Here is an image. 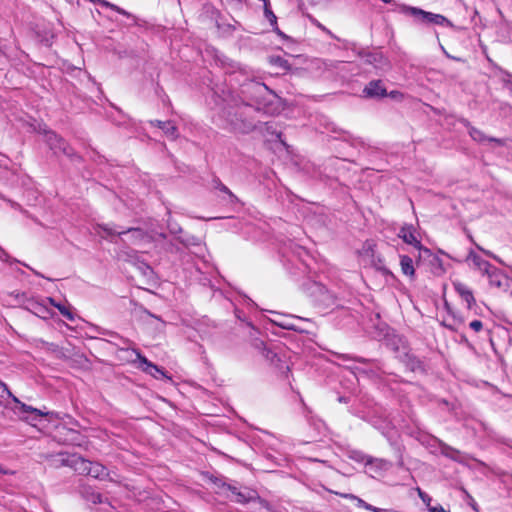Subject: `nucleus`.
I'll use <instances>...</instances> for the list:
<instances>
[{
	"mask_svg": "<svg viewBox=\"0 0 512 512\" xmlns=\"http://www.w3.org/2000/svg\"><path fill=\"white\" fill-rule=\"evenodd\" d=\"M253 104L242 102L223 110L222 117L230 131L240 134H248L257 127L255 114L257 113Z\"/></svg>",
	"mask_w": 512,
	"mask_h": 512,
	"instance_id": "nucleus-1",
	"label": "nucleus"
},
{
	"mask_svg": "<svg viewBox=\"0 0 512 512\" xmlns=\"http://www.w3.org/2000/svg\"><path fill=\"white\" fill-rule=\"evenodd\" d=\"M401 11L404 14L413 17L414 20L418 23L427 24V25L434 24V25H439L442 27H451L452 26L451 22L441 14H435L432 12L424 11L417 7H411V6H405V5L401 7Z\"/></svg>",
	"mask_w": 512,
	"mask_h": 512,
	"instance_id": "nucleus-2",
	"label": "nucleus"
},
{
	"mask_svg": "<svg viewBox=\"0 0 512 512\" xmlns=\"http://www.w3.org/2000/svg\"><path fill=\"white\" fill-rule=\"evenodd\" d=\"M242 93L246 95L250 104H253L257 111L266 110L265 96L272 94L268 87L260 82H249L243 86Z\"/></svg>",
	"mask_w": 512,
	"mask_h": 512,
	"instance_id": "nucleus-3",
	"label": "nucleus"
},
{
	"mask_svg": "<svg viewBox=\"0 0 512 512\" xmlns=\"http://www.w3.org/2000/svg\"><path fill=\"white\" fill-rule=\"evenodd\" d=\"M121 236H127L128 242L133 245L151 243L153 241V237L140 227H130L126 230H122L119 232V237Z\"/></svg>",
	"mask_w": 512,
	"mask_h": 512,
	"instance_id": "nucleus-4",
	"label": "nucleus"
},
{
	"mask_svg": "<svg viewBox=\"0 0 512 512\" xmlns=\"http://www.w3.org/2000/svg\"><path fill=\"white\" fill-rule=\"evenodd\" d=\"M98 1L101 6L108 7L112 10H115L119 14L124 15L126 17V21L124 22V25L126 28L138 27V28H143V29H149L147 22L139 20L137 17L129 14L128 12L121 9L120 7H118L112 3H109L105 0H98Z\"/></svg>",
	"mask_w": 512,
	"mask_h": 512,
	"instance_id": "nucleus-5",
	"label": "nucleus"
},
{
	"mask_svg": "<svg viewBox=\"0 0 512 512\" xmlns=\"http://www.w3.org/2000/svg\"><path fill=\"white\" fill-rule=\"evenodd\" d=\"M222 486H225L232 494L235 496V501L237 503L246 504L251 501H255L258 497L257 492L248 488L244 490H239L237 487L232 486L230 484L223 483Z\"/></svg>",
	"mask_w": 512,
	"mask_h": 512,
	"instance_id": "nucleus-6",
	"label": "nucleus"
},
{
	"mask_svg": "<svg viewBox=\"0 0 512 512\" xmlns=\"http://www.w3.org/2000/svg\"><path fill=\"white\" fill-rule=\"evenodd\" d=\"M280 36L281 46L279 47L286 55L299 57L301 55L300 45L288 34H278Z\"/></svg>",
	"mask_w": 512,
	"mask_h": 512,
	"instance_id": "nucleus-7",
	"label": "nucleus"
},
{
	"mask_svg": "<svg viewBox=\"0 0 512 512\" xmlns=\"http://www.w3.org/2000/svg\"><path fill=\"white\" fill-rule=\"evenodd\" d=\"M133 352L136 354V357L137 359L140 361L141 364H144L146 367L143 368V370L146 372V373H149L150 375H152L153 377H155L156 379H159L161 377H166V373L164 372V370L160 367H158L157 365L153 364L152 362H150L145 356H143L139 350H136L134 349Z\"/></svg>",
	"mask_w": 512,
	"mask_h": 512,
	"instance_id": "nucleus-8",
	"label": "nucleus"
},
{
	"mask_svg": "<svg viewBox=\"0 0 512 512\" xmlns=\"http://www.w3.org/2000/svg\"><path fill=\"white\" fill-rule=\"evenodd\" d=\"M363 94L367 98H380L386 96L387 91L381 80H372L363 89Z\"/></svg>",
	"mask_w": 512,
	"mask_h": 512,
	"instance_id": "nucleus-9",
	"label": "nucleus"
},
{
	"mask_svg": "<svg viewBox=\"0 0 512 512\" xmlns=\"http://www.w3.org/2000/svg\"><path fill=\"white\" fill-rule=\"evenodd\" d=\"M44 459L54 468L71 467L72 454L60 452L57 454H46Z\"/></svg>",
	"mask_w": 512,
	"mask_h": 512,
	"instance_id": "nucleus-10",
	"label": "nucleus"
},
{
	"mask_svg": "<svg viewBox=\"0 0 512 512\" xmlns=\"http://www.w3.org/2000/svg\"><path fill=\"white\" fill-rule=\"evenodd\" d=\"M399 238H401L405 243L413 245L416 249L422 250L421 242L415 236V228L413 225H405L403 226L398 234Z\"/></svg>",
	"mask_w": 512,
	"mask_h": 512,
	"instance_id": "nucleus-11",
	"label": "nucleus"
},
{
	"mask_svg": "<svg viewBox=\"0 0 512 512\" xmlns=\"http://www.w3.org/2000/svg\"><path fill=\"white\" fill-rule=\"evenodd\" d=\"M150 124L160 128L172 140L178 138V129L172 121L151 120Z\"/></svg>",
	"mask_w": 512,
	"mask_h": 512,
	"instance_id": "nucleus-12",
	"label": "nucleus"
},
{
	"mask_svg": "<svg viewBox=\"0 0 512 512\" xmlns=\"http://www.w3.org/2000/svg\"><path fill=\"white\" fill-rule=\"evenodd\" d=\"M453 286L455 291L467 303V306L470 309L476 303L472 290L461 282H453Z\"/></svg>",
	"mask_w": 512,
	"mask_h": 512,
	"instance_id": "nucleus-13",
	"label": "nucleus"
},
{
	"mask_svg": "<svg viewBox=\"0 0 512 512\" xmlns=\"http://www.w3.org/2000/svg\"><path fill=\"white\" fill-rule=\"evenodd\" d=\"M336 494L341 496V497H343V498H346V499L355 500L359 507L364 508V509H366L368 511H371V512H396L393 509H382V508H378V507L372 506L371 504H368L363 499L357 497L354 494H350V493H337V492H336Z\"/></svg>",
	"mask_w": 512,
	"mask_h": 512,
	"instance_id": "nucleus-14",
	"label": "nucleus"
},
{
	"mask_svg": "<svg viewBox=\"0 0 512 512\" xmlns=\"http://www.w3.org/2000/svg\"><path fill=\"white\" fill-rule=\"evenodd\" d=\"M90 461L84 459L82 456L72 454L71 467L75 472L80 475H87L89 473Z\"/></svg>",
	"mask_w": 512,
	"mask_h": 512,
	"instance_id": "nucleus-15",
	"label": "nucleus"
},
{
	"mask_svg": "<svg viewBox=\"0 0 512 512\" xmlns=\"http://www.w3.org/2000/svg\"><path fill=\"white\" fill-rule=\"evenodd\" d=\"M79 493L88 502H91L93 504L102 503L101 494L96 492L92 487L88 485H81L79 487Z\"/></svg>",
	"mask_w": 512,
	"mask_h": 512,
	"instance_id": "nucleus-16",
	"label": "nucleus"
},
{
	"mask_svg": "<svg viewBox=\"0 0 512 512\" xmlns=\"http://www.w3.org/2000/svg\"><path fill=\"white\" fill-rule=\"evenodd\" d=\"M468 260H471L473 262L474 266L477 269H479L481 272H483L484 274L489 272L494 267L488 261L481 258L474 251H470V253L468 255Z\"/></svg>",
	"mask_w": 512,
	"mask_h": 512,
	"instance_id": "nucleus-17",
	"label": "nucleus"
},
{
	"mask_svg": "<svg viewBox=\"0 0 512 512\" xmlns=\"http://www.w3.org/2000/svg\"><path fill=\"white\" fill-rule=\"evenodd\" d=\"M87 475L96 479H103L108 475V472L106 467L102 464L90 461L89 473Z\"/></svg>",
	"mask_w": 512,
	"mask_h": 512,
	"instance_id": "nucleus-18",
	"label": "nucleus"
},
{
	"mask_svg": "<svg viewBox=\"0 0 512 512\" xmlns=\"http://www.w3.org/2000/svg\"><path fill=\"white\" fill-rule=\"evenodd\" d=\"M400 266H401V270H402L403 274L410 276V277L414 276L415 270H414V266H413V261L409 256L402 255L400 257Z\"/></svg>",
	"mask_w": 512,
	"mask_h": 512,
	"instance_id": "nucleus-19",
	"label": "nucleus"
},
{
	"mask_svg": "<svg viewBox=\"0 0 512 512\" xmlns=\"http://www.w3.org/2000/svg\"><path fill=\"white\" fill-rule=\"evenodd\" d=\"M264 15L273 28V32H281L277 26V17L270 7V1L264 3Z\"/></svg>",
	"mask_w": 512,
	"mask_h": 512,
	"instance_id": "nucleus-20",
	"label": "nucleus"
},
{
	"mask_svg": "<svg viewBox=\"0 0 512 512\" xmlns=\"http://www.w3.org/2000/svg\"><path fill=\"white\" fill-rule=\"evenodd\" d=\"M404 362L406 364V367L412 372L423 370L421 361L411 354H405Z\"/></svg>",
	"mask_w": 512,
	"mask_h": 512,
	"instance_id": "nucleus-21",
	"label": "nucleus"
},
{
	"mask_svg": "<svg viewBox=\"0 0 512 512\" xmlns=\"http://www.w3.org/2000/svg\"><path fill=\"white\" fill-rule=\"evenodd\" d=\"M486 275L489 277L490 285L495 286L497 288L502 287L503 277L497 268L493 267L489 272L486 273Z\"/></svg>",
	"mask_w": 512,
	"mask_h": 512,
	"instance_id": "nucleus-22",
	"label": "nucleus"
},
{
	"mask_svg": "<svg viewBox=\"0 0 512 512\" xmlns=\"http://www.w3.org/2000/svg\"><path fill=\"white\" fill-rule=\"evenodd\" d=\"M13 401L19 405V408L23 413H33L36 415V417H42L47 415V413H44L37 408H33L32 406L22 403L17 397H13Z\"/></svg>",
	"mask_w": 512,
	"mask_h": 512,
	"instance_id": "nucleus-23",
	"label": "nucleus"
},
{
	"mask_svg": "<svg viewBox=\"0 0 512 512\" xmlns=\"http://www.w3.org/2000/svg\"><path fill=\"white\" fill-rule=\"evenodd\" d=\"M50 303L56 307L62 316L67 318L70 321H74L75 316L74 314L64 305L57 303L53 298H49Z\"/></svg>",
	"mask_w": 512,
	"mask_h": 512,
	"instance_id": "nucleus-24",
	"label": "nucleus"
},
{
	"mask_svg": "<svg viewBox=\"0 0 512 512\" xmlns=\"http://www.w3.org/2000/svg\"><path fill=\"white\" fill-rule=\"evenodd\" d=\"M56 150H59L64 155H66V156H68L70 158H72V157L80 158L78 155H76L74 150L70 147V145L64 139L63 140H58V145H57V149Z\"/></svg>",
	"mask_w": 512,
	"mask_h": 512,
	"instance_id": "nucleus-25",
	"label": "nucleus"
},
{
	"mask_svg": "<svg viewBox=\"0 0 512 512\" xmlns=\"http://www.w3.org/2000/svg\"><path fill=\"white\" fill-rule=\"evenodd\" d=\"M268 61H269L270 64L275 65V66L281 68L284 71H288L291 68V66L288 63V61L285 60L284 58L280 57V56H270L268 58Z\"/></svg>",
	"mask_w": 512,
	"mask_h": 512,
	"instance_id": "nucleus-26",
	"label": "nucleus"
},
{
	"mask_svg": "<svg viewBox=\"0 0 512 512\" xmlns=\"http://www.w3.org/2000/svg\"><path fill=\"white\" fill-rule=\"evenodd\" d=\"M292 320H302V318H300V317H296V318L287 319V320H285V321H282V322H276V323H277L280 327H282V328H284V329L303 332L304 330H303L302 328H300L299 326H297L294 322H292Z\"/></svg>",
	"mask_w": 512,
	"mask_h": 512,
	"instance_id": "nucleus-27",
	"label": "nucleus"
},
{
	"mask_svg": "<svg viewBox=\"0 0 512 512\" xmlns=\"http://www.w3.org/2000/svg\"><path fill=\"white\" fill-rule=\"evenodd\" d=\"M58 140H63V138L58 136L55 132L50 131L46 133V142L48 143L51 149H57Z\"/></svg>",
	"mask_w": 512,
	"mask_h": 512,
	"instance_id": "nucleus-28",
	"label": "nucleus"
},
{
	"mask_svg": "<svg viewBox=\"0 0 512 512\" xmlns=\"http://www.w3.org/2000/svg\"><path fill=\"white\" fill-rule=\"evenodd\" d=\"M469 135L473 138V140L477 142H484L485 140H487V138L485 137L484 133L481 130L472 126L469 127Z\"/></svg>",
	"mask_w": 512,
	"mask_h": 512,
	"instance_id": "nucleus-29",
	"label": "nucleus"
},
{
	"mask_svg": "<svg viewBox=\"0 0 512 512\" xmlns=\"http://www.w3.org/2000/svg\"><path fill=\"white\" fill-rule=\"evenodd\" d=\"M441 452L443 455H445L446 457H449L453 460H455L456 456L459 454L458 450H456L448 445L441 446Z\"/></svg>",
	"mask_w": 512,
	"mask_h": 512,
	"instance_id": "nucleus-30",
	"label": "nucleus"
},
{
	"mask_svg": "<svg viewBox=\"0 0 512 512\" xmlns=\"http://www.w3.org/2000/svg\"><path fill=\"white\" fill-rule=\"evenodd\" d=\"M262 355L271 363H276L277 361H280L278 353L272 348H267L266 351L262 353Z\"/></svg>",
	"mask_w": 512,
	"mask_h": 512,
	"instance_id": "nucleus-31",
	"label": "nucleus"
},
{
	"mask_svg": "<svg viewBox=\"0 0 512 512\" xmlns=\"http://www.w3.org/2000/svg\"><path fill=\"white\" fill-rule=\"evenodd\" d=\"M216 188L219 189L221 192L226 193L231 198L232 202L238 201L237 197L233 194V192L221 181H217Z\"/></svg>",
	"mask_w": 512,
	"mask_h": 512,
	"instance_id": "nucleus-32",
	"label": "nucleus"
},
{
	"mask_svg": "<svg viewBox=\"0 0 512 512\" xmlns=\"http://www.w3.org/2000/svg\"><path fill=\"white\" fill-rule=\"evenodd\" d=\"M251 345L261 353H264L268 347L262 339L254 338L251 341Z\"/></svg>",
	"mask_w": 512,
	"mask_h": 512,
	"instance_id": "nucleus-33",
	"label": "nucleus"
},
{
	"mask_svg": "<svg viewBox=\"0 0 512 512\" xmlns=\"http://www.w3.org/2000/svg\"><path fill=\"white\" fill-rule=\"evenodd\" d=\"M98 228L106 233L107 236H119L120 231L113 229L108 224H99Z\"/></svg>",
	"mask_w": 512,
	"mask_h": 512,
	"instance_id": "nucleus-34",
	"label": "nucleus"
},
{
	"mask_svg": "<svg viewBox=\"0 0 512 512\" xmlns=\"http://www.w3.org/2000/svg\"><path fill=\"white\" fill-rule=\"evenodd\" d=\"M27 309L37 314L39 311H42L44 307L38 302L29 301V306L27 307Z\"/></svg>",
	"mask_w": 512,
	"mask_h": 512,
	"instance_id": "nucleus-35",
	"label": "nucleus"
},
{
	"mask_svg": "<svg viewBox=\"0 0 512 512\" xmlns=\"http://www.w3.org/2000/svg\"><path fill=\"white\" fill-rule=\"evenodd\" d=\"M470 328L473 329L475 332H479L483 328V324L480 320H473L469 324Z\"/></svg>",
	"mask_w": 512,
	"mask_h": 512,
	"instance_id": "nucleus-36",
	"label": "nucleus"
},
{
	"mask_svg": "<svg viewBox=\"0 0 512 512\" xmlns=\"http://www.w3.org/2000/svg\"><path fill=\"white\" fill-rule=\"evenodd\" d=\"M0 389L2 390V391L0 392V396H1V397H3V394H4V393H6V394H7L9 397H11L12 399H13V397H15V396L10 392V390H9L8 386H7L4 382H2V381H0Z\"/></svg>",
	"mask_w": 512,
	"mask_h": 512,
	"instance_id": "nucleus-37",
	"label": "nucleus"
},
{
	"mask_svg": "<svg viewBox=\"0 0 512 512\" xmlns=\"http://www.w3.org/2000/svg\"><path fill=\"white\" fill-rule=\"evenodd\" d=\"M37 36L40 37L39 41L41 43H44L45 46H47V47L51 46V44H52L51 40L54 38V34H51L50 38H48V37H41L42 34H37Z\"/></svg>",
	"mask_w": 512,
	"mask_h": 512,
	"instance_id": "nucleus-38",
	"label": "nucleus"
},
{
	"mask_svg": "<svg viewBox=\"0 0 512 512\" xmlns=\"http://www.w3.org/2000/svg\"><path fill=\"white\" fill-rule=\"evenodd\" d=\"M375 267L377 270L381 271L383 274H391V272L382 265V261L380 259L378 260L377 263H375Z\"/></svg>",
	"mask_w": 512,
	"mask_h": 512,
	"instance_id": "nucleus-39",
	"label": "nucleus"
},
{
	"mask_svg": "<svg viewBox=\"0 0 512 512\" xmlns=\"http://www.w3.org/2000/svg\"><path fill=\"white\" fill-rule=\"evenodd\" d=\"M429 511L430 512H449L447 510H445L442 506L438 505V506H434V507H430L429 508Z\"/></svg>",
	"mask_w": 512,
	"mask_h": 512,
	"instance_id": "nucleus-40",
	"label": "nucleus"
},
{
	"mask_svg": "<svg viewBox=\"0 0 512 512\" xmlns=\"http://www.w3.org/2000/svg\"><path fill=\"white\" fill-rule=\"evenodd\" d=\"M419 496L421 497V499L426 502H430V497L428 495H426L425 493H423L421 490H419Z\"/></svg>",
	"mask_w": 512,
	"mask_h": 512,
	"instance_id": "nucleus-41",
	"label": "nucleus"
},
{
	"mask_svg": "<svg viewBox=\"0 0 512 512\" xmlns=\"http://www.w3.org/2000/svg\"><path fill=\"white\" fill-rule=\"evenodd\" d=\"M477 248L481 251H483L485 254L489 255V256H492V254L489 252V251H486L484 250L482 247H480L479 245H477Z\"/></svg>",
	"mask_w": 512,
	"mask_h": 512,
	"instance_id": "nucleus-42",
	"label": "nucleus"
},
{
	"mask_svg": "<svg viewBox=\"0 0 512 512\" xmlns=\"http://www.w3.org/2000/svg\"><path fill=\"white\" fill-rule=\"evenodd\" d=\"M377 56H378V54L370 55V58H372V59H369V62L376 61Z\"/></svg>",
	"mask_w": 512,
	"mask_h": 512,
	"instance_id": "nucleus-43",
	"label": "nucleus"
},
{
	"mask_svg": "<svg viewBox=\"0 0 512 512\" xmlns=\"http://www.w3.org/2000/svg\"><path fill=\"white\" fill-rule=\"evenodd\" d=\"M315 23H316V26H317L319 29H321V30H326V29L324 28V26H322L319 22L315 21Z\"/></svg>",
	"mask_w": 512,
	"mask_h": 512,
	"instance_id": "nucleus-44",
	"label": "nucleus"
},
{
	"mask_svg": "<svg viewBox=\"0 0 512 512\" xmlns=\"http://www.w3.org/2000/svg\"><path fill=\"white\" fill-rule=\"evenodd\" d=\"M489 141H494V142H497V143H501V140L499 139H496V138H488Z\"/></svg>",
	"mask_w": 512,
	"mask_h": 512,
	"instance_id": "nucleus-45",
	"label": "nucleus"
},
{
	"mask_svg": "<svg viewBox=\"0 0 512 512\" xmlns=\"http://www.w3.org/2000/svg\"><path fill=\"white\" fill-rule=\"evenodd\" d=\"M382 2L386 3V4H389L391 3L393 0H381Z\"/></svg>",
	"mask_w": 512,
	"mask_h": 512,
	"instance_id": "nucleus-46",
	"label": "nucleus"
},
{
	"mask_svg": "<svg viewBox=\"0 0 512 512\" xmlns=\"http://www.w3.org/2000/svg\"><path fill=\"white\" fill-rule=\"evenodd\" d=\"M471 506H472V508H473L474 510H476V511L478 510V509H477V505H476L475 503L471 504Z\"/></svg>",
	"mask_w": 512,
	"mask_h": 512,
	"instance_id": "nucleus-47",
	"label": "nucleus"
},
{
	"mask_svg": "<svg viewBox=\"0 0 512 512\" xmlns=\"http://www.w3.org/2000/svg\"><path fill=\"white\" fill-rule=\"evenodd\" d=\"M160 237H162L163 239H165V238H166V235H165L164 233H161V234H160Z\"/></svg>",
	"mask_w": 512,
	"mask_h": 512,
	"instance_id": "nucleus-48",
	"label": "nucleus"
},
{
	"mask_svg": "<svg viewBox=\"0 0 512 512\" xmlns=\"http://www.w3.org/2000/svg\"><path fill=\"white\" fill-rule=\"evenodd\" d=\"M91 2H94V3H99L98 0H90Z\"/></svg>",
	"mask_w": 512,
	"mask_h": 512,
	"instance_id": "nucleus-49",
	"label": "nucleus"
},
{
	"mask_svg": "<svg viewBox=\"0 0 512 512\" xmlns=\"http://www.w3.org/2000/svg\"><path fill=\"white\" fill-rule=\"evenodd\" d=\"M281 132L280 133H277V137L280 138L281 137Z\"/></svg>",
	"mask_w": 512,
	"mask_h": 512,
	"instance_id": "nucleus-50",
	"label": "nucleus"
}]
</instances>
